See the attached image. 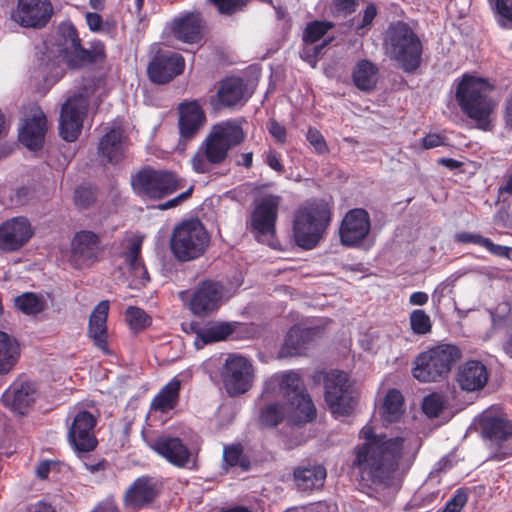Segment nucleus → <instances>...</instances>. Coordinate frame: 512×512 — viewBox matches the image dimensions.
Here are the masks:
<instances>
[{"mask_svg":"<svg viewBox=\"0 0 512 512\" xmlns=\"http://www.w3.org/2000/svg\"><path fill=\"white\" fill-rule=\"evenodd\" d=\"M461 350L452 344H439L420 352L413 361L412 376L420 383H436L447 379L461 358Z\"/></svg>","mask_w":512,"mask_h":512,"instance_id":"6","label":"nucleus"},{"mask_svg":"<svg viewBox=\"0 0 512 512\" xmlns=\"http://www.w3.org/2000/svg\"><path fill=\"white\" fill-rule=\"evenodd\" d=\"M487 237L482 236L479 233H472L467 231H460L454 235V241L458 244H474L484 248Z\"/></svg>","mask_w":512,"mask_h":512,"instance_id":"52","label":"nucleus"},{"mask_svg":"<svg viewBox=\"0 0 512 512\" xmlns=\"http://www.w3.org/2000/svg\"><path fill=\"white\" fill-rule=\"evenodd\" d=\"M147 445L157 455L176 468H186L192 462V453L179 437L160 435L147 441Z\"/></svg>","mask_w":512,"mask_h":512,"instance_id":"22","label":"nucleus"},{"mask_svg":"<svg viewBox=\"0 0 512 512\" xmlns=\"http://www.w3.org/2000/svg\"><path fill=\"white\" fill-rule=\"evenodd\" d=\"M503 119L506 128L512 130V92L505 101Z\"/></svg>","mask_w":512,"mask_h":512,"instance_id":"64","label":"nucleus"},{"mask_svg":"<svg viewBox=\"0 0 512 512\" xmlns=\"http://www.w3.org/2000/svg\"><path fill=\"white\" fill-rule=\"evenodd\" d=\"M222 15H233L241 11L248 0H209Z\"/></svg>","mask_w":512,"mask_h":512,"instance_id":"50","label":"nucleus"},{"mask_svg":"<svg viewBox=\"0 0 512 512\" xmlns=\"http://www.w3.org/2000/svg\"><path fill=\"white\" fill-rule=\"evenodd\" d=\"M206 120L205 113L196 101L181 104L179 107V133L183 140L193 139Z\"/></svg>","mask_w":512,"mask_h":512,"instance_id":"29","label":"nucleus"},{"mask_svg":"<svg viewBox=\"0 0 512 512\" xmlns=\"http://www.w3.org/2000/svg\"><path fill=\"white\" fill-rule=\"evenodd\" d=\"M162 485L152 476L136 478L123 495L126 507L139 511L149 507L160 495Z\"/></svg>","mask_w":512,"mask_h":512,"instance_id":"21","label":"nucleus"},{"mask_svg":"<svg viewBox=\"0 0 512 512\" xmlns=\"http://www.w3.org/2000/svg\"><path fill=\"white\" fill-rule=\"evenodd\" d=\"M15 307L26 315H37L44 311L46 302L34 292H24L14 300Z\"/></svg>","mask_w":512,"mask_h":512,"instance_id":"42","label":"nucleus"},{"mask_svg":"<svg viewBox=\"0 0 512 512\" xmlns=\"http://www.w3.org/2000/svg\"><path fill=\"white\" fill-rule=\"evenodd\" d=\"M377 15L376 6L373 3H370L366 6L363 12L362 23L357 27V31L362 28H365L373 22L374 18Z\"/></svg>","mask_w":512,"mask_h":512,"instance_id":"61","label":"nucleus"},{"mask_svg":"<svg viewBox=\"0 0 512 512\" xmlns=\"http://www.w3.org/2000/svg\"><path fill=\"white\" fill-rule=\"evenodd\" d=\"M487 367L478 360H469L462 364L456 374V382L466 392L482 390L489 381Z\"/></svg>","mask_w":512,"mask_h":512,"instance_id":"28","label":"nucleus"},{"mask_svg":"<svg viewBox=\"0 0 512 512\" xmlns=\"http://www.w3.org/2000/svg\"><path fill=\"white\" fill-rule=\"evenodd\" d=\"M65 59L70 68H81L86 64L102 62L106 59L105 46L102 42L97 41L91 43L90 48L86 49L80 42L75 51H72L70 56Z\"/></svg>","mask_w":512,"mask_h":512,"instance_id":"36","label":"nucleus"},{"mask_svg":"<svg viewBox=\"0 0 512 512\" xmlns=\"http://www.w3.org/2000/svg\"><path fill=\"white\" fill-rule=\"evenodd\" d=\"M493 90L494 85L487 79L469 74L462 76L455 90V100L461 112L483 131L493 127L492 115L497 106L490 95Z\"/></svg>","mask_w":512,"mask_h":512,"instance_id":"3","label":"nucleus"},{"mask_svg":"<svg viewBox=\"0 0 512 512\" xmlns=\"http://www.w3.org/2000/svg\"><path fill=\"white\" fill-rule=\"evenodd\" d=\"M325 403L334 416H349L358 403V396L349 375L340 370L322 372Z\"/></svg>","mask_w":512,"mask_h":512,"instance_id":"9","label":"nucleus"},{"mask_svg":"<svg viewBox=\"0 0 512 512\" xmlns=\"http://www.w3.org/2000/svg\"><path fill=\"white\" fill-rule=\"evenodd\" d=\"M410 328L416 335H426L432 330L430 316L422 309H415L410 313Z\"/></svg>","mask_w":512,"mask_h":512,"instance_id":"46","label":"nucleus"},{"mask_svg":"<svg viewBox=\"0 0 512 512\" xmlns=\"http://www.w3.org/2000/svg\"><path fill=\"white\" fill-rule=\"evenodd\" d=\"M327 476L326 468L317 463L301 464L293 470V481L299 491L312 492L323 487Z\"/></svg>","mask_w":512,"mask_h":512,"instance_id":"30","label":"nucleus"},{"mask_svg":"<svg viewBox=\"0 0 512 512\" xmlns=\"http://www.w3.org/2000/svg\"><path fill=\"white\" fill-rule=\"evenodd\" d=\"M71 262L77 269L99 262L104 252L100 236L91 230L77 231L70 243Z\"/></svg>","mask_w":512,"mask_h":512,"instance_id":"14","label":"nucleus"},{"mask_svg":"<svg viewBox=\"0 0 512 512\" xmlns=\"http://www.w3.org/2000/svg\"><path fill=\"white\" fill-rule=\"evenodd\" d=\"M480 425L483 436L492 441L504 442L512 436V422L502 414L499 416L485 414Z\"/></svg>","mask_w":512,"mask_h":512,"instance_id":"33","label":"nucleus"},{"mask_svg":"<svg viewBox=\"0 0 512 512\" xmlns=\"http://www.w3.org/2000/svg\"><path fill=\"white\" fill-rule=\"evenodd\" d=\"M313 330L293 326L287 332L284 343L279 351L280 357H293L302 354L306 345L311 340Z\"/></svg>","mask_w":512,"mask_h":512,"instance_id":"37","label":"nucleus"},{"mask_svg":"<svg viewBox=\"0 0 512 512\" xmlns=\"http://www.w3.org/2000/svg\"><path fill=\"white\" fill-rule=\"evenodd\" d=\"M87 109L88 99L82 93L70 96L62 105L59 133L63 140L74 142L78 138L82 131Z\"/></svg>","mask_w":512,"mask_h":512,"instance_id":"15","label":"nucleus"},{"mask_svg":"<svg viewBox=\"0 0 512 512\" xmlns=\"http://www.w3.org/2000/svg\"><path fill=\"white\" fill-rule=\"evenodd\" d=\"M109 301L99 302L93 309L88 323V333L96 347L104 354H110L107 342V318L109 313Z\"/></svg>","mask_w":512,"mask_h":512,"instance_id":"31","label":"nucleus"},{"mask_svg":"<svg viewBox=\"0 0 512 512\" xmlns=\"http://www.w3.org/2000/svg\"><path fill=\"white\" fill-rule=\"evenodd\" d=\"M286 415L285 405L280 402H267L259 412V425L263 428H276L280 425Z\"/></svg>","mask_w":512,"mask_h":512,"instance_id":"41","label":"nucleus"},{"mask_svg":"<svg viewBox=\"0 0 512 512\" xmlns=\"http://www.w3.org/2000/svg\"><path fill=\"white\" fill-rule=\"evenodd\" d=\"M225 286L212 279L200 281L190 290L182 291L180 298L196 317L203 318L217 312L223 304Z\"/></svg>","mask_w":512,"mask_h":512,"instance_id":"11","label":"nucleus"},{"mask_svg":"<svg viewBox=\"0 0 512 512\" xmlns=\"http://www.w3.org/2000/svg\"><path fill=\"white\" fill-rule=\"evenodd\" d=\"M383 46L390 59L405 73L411 74L420 68L423 44L407 22H391L384 33Z\"/></svg>","mask_w":512,"mask_h":512,"instance_id":"5","label":"nucleus"},{"mask_svg":"<svg viewBox=\"0 0 512 512\" xmlns=\"http://www.w3.org/2000/svg\"><path fill=\"white\" fill-rule=\"evenodd\" d=\"M422 409L428 417H438L444 409L443 397L438 393L429 394L423 399Z\"/></svg>","mask_w":512,"mask_h":512,"instance_id":"49","label":"nucleus"},{"mask_svg":"<svg viewBox=\"0 0 512 512\" xmlns=\"http://www.w3.org/2000/svg\"><path fill=\"white\" fill-rule=\"evenodd\" d=\"M220 376L227 393L230 396H239L252 386L253 365L246 357L229 354L222 365Z\"/></svg>","mask_w":512,"mask_h":512,"instance_id":"13","label":"nucleus"},{"mask_svg":"<svg viewBox=\"0 0 512 512\" xmlns=\"http://www.w3.org/2000/svg\"><path fill=\"white\" fill-rule=\"evenodd\" d=\"M252 325L240 322H217L201 329L198 337L205 343L224 341L232 336L233 339L250 338L254 335Z\"/></svg>","mask_w":512,"mask_h":512,"instance_id":"26","label":"nucleus"},{"mask_svg":"<svg viewBox=\"0 0 512 512\" xmlns=\"http://www.w3.org/2000/svg\"><path fill=\"white\" fill-rule=\"evenodd\" d=\"M223 461L228 467H240L247 471L250 468V460L244 454L243 446L240 443L226 445L223 449Z\"/></svg>","mask_w":512,"mask_h":512,"instance_id":"44","label":"nucleus"},{"mask_svg":"<svg viewBox=\"0 0 512 512\" xmlns=\"http://www.w3.org/2000/svg\"><path fill=\"white\" fill-rule=\"evenodd\" d=\"M282 396L293 408V422L302 426L315 420L316 407L307 393L304 382L297 372L289 371L274 379Z\"/></svg>","mask_w":512,"mask_h":512,"instance_id":"10","label":"nucleus"},{"mask_svg":"<svg viewBox=\"0 0 512 512\" xmlns=\"http://www.w3.org/2000/svg\"><path fill=\"white\" fill-rule=\"evenodd\" d=\"M97 199V189L92 186H78L74 192V203L79 209L91 207Z\"/></svg>","mask_w":512,"mask_h":512,"instance_id":"48","label":"nucleus"},{"mask_svg":"<svg viewBox=\"0 0 512 512\" xmlns=\"http://www.w3.org/2000/svg\"><path fill=\"white\" fill-rule=\"evenodd\" d=\"M210 244V235L203 223L191 218L179 223L170 237V250L179 262L200 258Z\"/></svg>","mask_w":512,"mask_h":512,"instance_id":"8","label":"nucleus"},{"mask_svg":"<svg viewBox=\"0 0 512 512\" xmlns=\"http://www.w3.org/2000/svg\"><path fill=\"white\" fill-rule=\"evenodd\" d=\"M193 190H194V186L190 185V187L187 190L180 193L178 196H176L162 204H159L158 208L160 210H168V209L179 206L180 204H182L184 201L188 200L192 196Z\"/></svg>","mask_w":512,"mask_h":512,"instance_id":"56","label":"nucleus"},{"mask_svg":"<svg viewBox=\"0 0 512 512\" xmlns=\"http://www.w3.org/2000/svg\"><path fill=\"white\" fill-rule=\"evenodd\" d=\"M306 139L318 154H326L329 152L327 142L318 129L309 127L306 133Z\"/></svg>","mask_w":512,"mask_h":512,"instance_id":"51","label":"nucleus"},{"mask_svg":"<svg viewBox=\"0 0 512 512\" xmlns=\"http://www.w3.org/2000/svg\"><path fill=\"white\" fill-rule=\"evenodd\" d=\"M378 74L379 69L375 63L368 59H361L353 67L351 77L358 90L371 92L377 86Z\"/></svg>","mask_w":512,"mask_h":512,"instance_id":"35","label":"nucleus"},{"mask_svg":"<svg viewBox=\"0 0 512 512\" xmlns=\"http://www.w3.org/2000/svg\"><path fill=\"white\" fill-rule=\"evenodd\" d=\"M206 23L200 12H187L169 23L170 34L178 41L189 45L202 43Z\"/></svg>","mask_w":512,"mask_h":512,"instance_id":"23","label":"nucleus"},{"mask_svg":"<svg viewBox=\"0 0 512 512\" xmlns=\"http://www.w3.org/2000/svg\"><path fill=\"white\" fill-rule=\"evenodd\" d=\"M129 244L123 252V257L129 269L136 275H139L143 280L149 281L150 277L148 271L141 259L142 238L132 237L129 239Z\"/></svg>","mask_w":512,"mask_h":512,"instance_id":"39","label":"nucleus"},{"mask_svg":"<svg viewBox=\"0 0 512 512\" xmlns=\"http://www.w3.org/2000/svg\"><path fill=\"white\" fill-rule=\"evenodd\" d=\"M333 4L337 13L347 16L355 12L358 0H334Z\"/></svg>","mask_w":512,"mask_h":512,"instance_id":"58","label":"nucleus"},{"mask_svg":"<svg viewBox=\"0 0 512 512\" xmlns=\"http://www.w3.org/2000/svg\"><path fill=\"white\" fill-rule=\"evenodd\" d=\"M127 137L121 127L110 128L100 139L98 154L102 160L116 165L125 158Z\"/></svg>","mask_w":512,"mask_h":512,"instance_id":"27","label":"nucleus"},{"mask_svg":"<svg viewBox=\"0 0 512 512\" xmlns=\"http://www.w3.org/2000/svg\"><path fill=\"white\" fill-rule=\"evenodd\" d=\"M484 249L495 257L512 260V247L495 244L490 238L487 239Z\"/></svg>","mask_w":512,"mask_h":512,"instance_id":"53","label":"nucleus"},{"mask_svg":"<svg viewBox=\"0 0 512 512\" xmlns=\"http://www.w3.org/2000/svg\"><path fill=\"white\" fill-rule=\"evenodd\" d=\"M180 389L181 380L173 377L152 398L150 410L160 413H168L173 410L179 403Z\"/></svg>","mask_w":512,"mask_h":512,"instance_id":"34","label":"nucleus"},{"mask_svg":"<svg viewBox=\"0 0 512 512\" xmlns=\"http://www.w3.org/2000/svg\"><path fill=\"white\" fill-rule=\"evenodd\" d=\"M97 417L84 409L75 410L67 418V440L78 457L94 451L98 446L95 427Z\"/></svg>","mask_w":512,"mask_h":512,"instance_id":"12","label":"nucleus"},{"mask_svg":"<svg viewBox=\"0 0 512 512\" xmlns=\"http://www.w3.org/2000/svg\"><path fill=\"white\" fill-rule=\"evenodd\" d=\"M125 314L129 327L136 332L145 329L151 324V318L139 307L129 306Z\"/></svg>","mask_w":512,"mask_h":512,"instance_id":"47","label":"nucleus"},{"mask_svg":"<svg viewBox=\"0 0 512 512\" xmlns=\"http://www.w3.org/2000/svg\"><path fill=\"white\" fill-rule=\"evenodd\" d=\"M58 47L64 58L70 56L72 51H75L81 39L78 35L77 29L73 24H62L59 27Z\"/></svg>","mask_w":512,"mask_h":512,"instance_id":"43","label":"nucleus"},{"mask_svg":"<svg viewBox=\"0 0 512 512\" xmlns=\"http://www.w3.org/2000/svg\"><path fill=\"white\" fill-rule=\"evenodd\" d=\"M265 163L274 171L283 173L285 168L281 161V155L274 149H269L265 153Z\"/></svg>","mask_w":512,"mask_h":512,"instance_id":"57","label":"nucleus"},{"mask_svg":"<svg viewBox=\"0 0 512 512\" xmlns=\"http://www.w3.org/2000/svg\"><path fill=\"white\" fill-rule=\"evenodd\" d=\"M246 84L243 79L237 76H230L223 79L216 93L217 107L232 108L247 101Z\"/></svg>","mask_w":512,"mask_h":512,"instance_id":"32","label":"nucleus"},{"mask_svg":"<svg viewBox=\"0 0 512 512\" xmlns=\"http://www.w3.org/2000/svg\"><path fill=\"white\" fill-rule=\"evenodd\" d=\"M282 197L268 194L263 196L255 205L248 225V229L257 237L274 235L278 218L279 206Z\"/></svg>","mask_w":512,"mask_h":512,"instance_id":"16","label":"nucleus"},{"mask_svg":"<svg viewBox=\"0 0 512 512\" xmlns=\"http://www.w3.org/2000/svg\"><path fill=\"white\" fill-rule=\"evenodd\" d=\"M34 236V229L27 217L16 216L0 224V251L14 253L25 247Z\"/></svg>","mask_w":512,"mask_h":512,"instance_id":"17","label":"nucleus"},{"mask_svg":"<svg viewBox=\"0 0 512 512\" xmlns=\"http://www.w3.org/2000/svg\"><path fill=\"white\" fill-rule=\"evenodd\" d=\"M47 131V118L39 106L33 107L19 130V140L28 149L36 151L43 147Z\"/></svg>","mask_w":512,"mask_h":512,"instance_id":"25","label":"nucleus"},{"mask_svg":"<svg viewBox=\"0 0 512 512\" xmlns=\"http://www.w3.org/2000/svg\"><path fill=\"white\" fill-rule=\"evenodd\" d=\"M267 129L272 137L280 144H284L287 140V131L284 125L275 119H270L267 123Z\"/></svg>","mask_w":512,"mask_h":512,"instance_id":"55","label":"nucleus"},{"mask_svg":"<svg viewBox=\"0 0 512 512\" xmlns=\"http://www.w3.org/2000/svg\"><path fill=\"white\" fill-rule=\"evenodd\" d=\"M496 11L502 18L512 21V0H496Z\"/></svg>","mask_w":512,"mask_h":512,"instance_id":"60","label":"nucleus"},{"mask_svg":"<svg viewBox=\"0 0 512 512\" xmlns=\"http://www.w3.org/2000/svg\"><path fill=\"white\" fill-rule=\"evenodd\" d=\"M20 358L18 341L0 330V375L9 373Z\"/></svg>","mask_w":512,"mask_h":512,"instance_id":"38","label":"nucleus"},{"mask_svg":"<svg viewBox=\"0 0 512 512\" xmlns=\"http://www.w3.org/2000/svg\"><path fill=\"white\" fill-rule=\"evenodd\" d=\"M370 230L369 213L363 208L350 209L344 215L339 227L340 242L346 247H358L368 236Z\"/></svg>","mask_w":512,"mask_h":512,"instance_id":"20","label":"nucleus"},{"mask_svg":"<svg viewBox=\"0 0 512 512\" xmlns=\"http://www.w3.org/2000/svg\"><path fill=\"white\" fill-rule=\"evenodd\" d=\"M185 59L177 52L159 50L148 64L147 74L151 82L166 84L183 73Z\"/></svg>","mask_w":512,"mask_h":512,"instance_id":"18","label":"nucleus"},{"mask_svg":"<svg viewBox=\"0 0 512 512\" xmlns=\"http://www.w3.org/2000/svg\"><path fill=\"white\" fill-rule=\"evenodd\" d=\"M242 119H229L212 126L210 132L191 158L193 170L198 174L210 173L222 165L229 151L242 144L246 138Z\"/></svg>","mask_w":512,"mask_h":512,"instance_id":"2","label":"nucleus"},{"mask_svg":"<svg viewBox=\"0 0 512 512\" xmlns=\"http://www.w3.org/2000/svg\"><path fill=\"white\" fill-rule=\"evenodd\" d=\"M333 216V205L321 198H312L295 210L292 239L304 249L312 250L323 239Z\"/></svg>","mask_w":512,"mask_h":512,"instance_id":"4","label":"nucleus"},{"mask_svg":"<svg viewBox=\"0 0 512 512\" xmlns=\"http://www.w3.org/2000/svg\"><path fill=\"white\" fill-rule=\"evenodd\" d=\"M53 14L49 0H18L11 13V19L25 28L41 29L47 25Z\"/></svg>","mask_w":512,"mask_h":512,"instance_id":"19","label":"nucleus"},{"mask_svg":"<svg viewBox=\"0 0 512 512\" xmlns=\"http://www.w3.org/2000/svg\"><path fill=\"white\" fill-rule=\"evenodd\" d=\"M421 142L423 149H432L435 147L445 145V137L437 133H429L422 138Z\"/></svg>","mask_w":512,"mask_h":512,"instance_id":"59","label":"nucleus"},{"mask_svg":"<svg viewBox=\"0 0 512 512\" xmlns=\"http://www.w3.org/2000/svg\"><path fill=\"white\" fill-rule=\"evenodd\" d=\"M404 398L397 389H390L386 393L382 406L381 415L385 422H397L404 413Z\"/></svg>","mask_w":512,"mask_h":512,"instance_id":"40","label":"nucleus"},{"mask_svg":"<svg viewBox=\"0 0 512 512\" xmlns=\"http://www.w3.org/2000/svg\"><path fill=\"white\" fill-rule=\"evenodd\" d=\"M466 503V493L461 490H457L454 496L446 503L442 512H461Z\"/></svg>","mask_w":512,"mask_h":512,"instance_id":"54","label":"nucleus"},{"mask_svg":"<svg viewBox=\"0 0 512 512\" xmlns=\"http://www.w3.org/2000/svg\"><path fill=\"white\" fill-rule=\"evenodd\" d=\"M334 24L329 21L314 20L309 22L303 32V41L313 44L319 41Z\"/></svg>","mask_w":512,"mask_h":512,"instance_id":"45","label":"nucleus"},{"mask_svg":"<svg viewBox=\"0 0 512 512\" xmlns=\"http://www.w3.org/2000/svg\"><path fill=\"white\" fill-rule=\"evenodd\" d=\"M84 466L90 473L94 474L107 470L109 468V462L105 458H102L97 462L88 460L84 462Z\"/></svg>","mask_w":512,"mask_h":512,"instance_id":"63","label":"nucleus"},{"mask_svg":"<svg viewBox=\"0 0 512 512\" xmlns=\"http://www.w3.org/2000/svg\"><path fill=\"white\" fill-rule=\"evenodd\" d=\"M359 438L363 442L354 448L353 467L373 484L390 486L404 456L405 438L378 434L371 425L360 430Z\"/></svg>","mask_w":512,"mask_h":512,"instance_id":"1","label":"nucleus"},{"mask_svg":"<svg viewBox=\"0 0 512 512\" xmlns=\"http://www.w3.org/2000/svg\"><path fill=\"white\" fill-rule=\"evenodd\" d=\"M186 185V180L168 169L145 166L131 175L133 192L143 200L160 201Z\"/></svg>","mask_w":512,"mask_h":512,"instance_id":"7","label":"nucleus"},{"mask_svg":"<svg viewBox=\"0 0 512 512\" xmlns=\"http://www.w3.org/2000/svg\"><path fill=\"white\" fill-rule=\"evenodd\" d=\"M37 398V386L34 382L16 379L3 392L1 403L11 412L25 415L35 403Z\"/></svg>","mask_w":512,"mask_h":512,"instance_id":"24","label":"nucleus"},{"mask_svg":"<svg viewBox=\"0 0 512 512\" xmlns=\"http://www.w3.org/2000/svg\"><path fill=\"white\" fill-rule=\"evenodd\" d=\"M86 22L91 31L99 32L102 28L103 19L100 14L89 12L86 14Z\"/></svg>","mask_w":512,"mask_h":512,"instance_id":"62","label":"nucleus"}]
</instances>
